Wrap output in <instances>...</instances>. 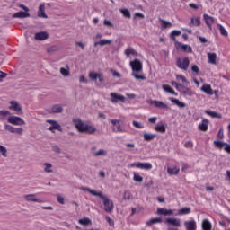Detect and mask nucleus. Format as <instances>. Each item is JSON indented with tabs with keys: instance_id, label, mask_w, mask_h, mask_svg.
<instances>
[{
	"instance_id": "nucleus-1",
	"label": "nucleus",
	"mask_w": 230,
	"mask_h": 230,
	"mask_svg": "<svg viewBox=\"0 0 230 230\" xmlns=\"http://www.w3.org/2000/svg\"><path fill=\"white\" fill-rule=\"evenodd\" d=\"M88 193L93 195V197H99L102 200V204L104 206V211L106 213H112L114 211V202L109 199V197L103 195V192H97L96 190H93L91 189H87Z\"/></svg>"
},
{
	"instance_id": "nucleus-2",
	"label": "nucleus",
	"mask_w": 230,
	"mask_h": 230,
	"mask_svg": "<svg viewBox=\"0 0 230 230\" xmlns=\"http://www.w3.org/2000/svg\"><path fill=\"white\" fill-rule=\"evenodd\" d=\"M129 66L132 69L131 76H134L136 80H146V76L143 74V63L139 59H134L129 62Z\"/></svg>"
},
{
	"instance_id": "nucleus-3",
	"label": "nucleus",
	"mask_w": 230,
	"mask_h": 230,
	"mask_svg": "<svg viewBox=\"0 0 230 230\" xmlns=\"http://www.w3.org/2000/svg\"><path fill=\"white\" fill-rule=\"evenodd\" d=\"M171 84L172 85H173V87H175V89L179 91V93H181L183 96H194L195 94V92H193V90L184 86L181 84H179L175 81H172Z\"/></svg>"
},
{
	"instance_id": "nucleus-4",
	"label": "nucleus",
	"mask_w": 230,
	"mask_h": 230,
	"mask_svg": "<svg viewBox=\"0 0 230 230\" xmlns=\"http://www.w3.org/2000/svg\"><path fill=\"white\" fill-rule=\"evenodd\" d=\"M176 66L178 69L181 71H188L190 67V58H179L176 60Z\"/></svg>"
},
{
	"instance_id": "nucleus-5",
	"label": "nucleus",
	"mask_w": 230,
	"mask_h": 230,
	"mask_svg": "<svg viewBox=\"0 0 230 230\" xmlns=\"http://www.w3.org/2000/svg\"><path fill=\"white\" fill-rule=\"evenodd\" d=\"M7 121L11 125H15L17 127H22V125H26V122L24 121V119H22V118L19 116H10L8 117Z\"/></svg>"
},
{
	"instance_id": "nucleus-6",
	"label": "nucleus",
	"mask_w": 230,
	"mask_h": 230,
	"mask_svg": "<svg viewBox=\"0 0 230 230\" xmlns=\"http://www.w3.org/2000/svg\"><path fill=\"white\" fill-rule=\"evenodd\" d=\"M130 168H139L140 170H152L153 166L150 163L135 162L130 164Z\"/></svg>"
},
{
	"instance_id": "nucleus-7",
	"label": "nucleus",
	"mask_w": 230,
	"mask_h": 230,
	"mask_svg": "<svg viewBox=\"0 0 230 230\" xmlns=\"http://www.w3.org/2000/svg\"><path fill=\"white\" fill-rule=\"evenodd\" d=\"M73 123L75 128L78 129V132H87V125L84 124V121L80 119H73Z\"/></svg>"
},
{
	"instance_id": "nucleus-8",
	"label": "nucleus",
	"mask_w": 230,
	"mask_h": 230,
	"mask_svg": "<svg viewBox=\"0 0 230 230\" xmlns=\"http://www.w3.org/2000/svg\"><path fill=\"white\" fill-rule=\"evenodd\" d=\"M110 96L111 103H119V102H121V103H125V96L121 94L111 93Z\"/></svg>"
},
{
	"instance_id": "nucleus-9",
	"label": "nucleus",
	"mask_w": 230,
	"mask_h": 230,
	"mask_svg": "<svg viewBox=\"0 0 230 230\" xmlns=\"http://www.w3.org/2000/svg\"><path fill=\"white\" fill-rule=\"evenodd\" d=\"M4 130L10 132L11 134H19L21 136L22 134V128H13V126L9 124H4Z\"/></svg>"
},
{
	"instance_id": "nucleus-10",
	"label": "nucleus",
	"mask_w": 230,
	"mask_h": 230,
	"mask_svg": "<svg viewBox=\"0 0 230 230\" xmlns=\"http://www.w3.org/2000/svg\"><path fill=\"white\" fill-rule=\"evenodd\" d=\"M147 103L149 105H154L155 107H156L157 109H164L166 110L168 109V104L161 102V101H157V100H149L147 101Z\"/></svg>"
},
{
	"instance_id": "nucleus-11",
	"label": "nucleus",
	"mask_w": 230,
	"mask_h": 230,
	"mask_svg": "<svg viewBox=\"0 0 230 230\" xmlns=\"http://www.w3.org/2000/svg\"><path fill=\"white\" fill-rule=\"evenodd\" d=\"M111 124H112V131L113 132H125L123 130V128H121V125L119 124V120L118 119H111Z\"/></svg>"
},
{
	"instance_id": "nucleus-12",
	"label": "nucleus",
	"mask_w": 230,
	"mask_h": 230,
	"mask_svg": "<svg viewBox=\"0 0 230 230\" xmlns=\"http://www.w3.org/2000/svg\"><path fill=\"white\" fill-rule=\"evenodd\" d=\"M208 125L209 120L208 119H203L201 123L199 124L198 128L201 132H208Z\"/></svg>"
},
{
	"instance_id": "nucleus-13",
	"label": "nucleus",
	"mask_w": 230,
	"mask_h": 230,
	"mask_svg": "<svg viewBox=\"0 0 230 230\" xmlns=\"http://www.w3.org/2000/svg\"><path fill=\"white\" fill-rule=\"evenodd\" d=\"M89 77L91 78V80H93L94 82H96V80H99V82L102 84L104 80L103 78V75L102 74H98L96 72H90L89 74Z\"/></svg>"
},
{
	"instance_id": "nucleus-14",
	"label": "nucleus",
	"mask_w": 230,
	"mask_h": 230,
	"mask_svg": "<svg viewBox=\"0 0 230 230\" xmlns=\"http://www.w3.org/2000/svg\"><path fill=\"white\" fill-rule=\"evenodd\" d=\"M48 37H49V34L46 31L41 32H36L34 39L35 40H47Z\"/></svg>"
},
{
	"instance_id": "nucleus-15",
	"label": "nucleus",
	"mask_w": 230,
	"mask_h": 230,
	"mask_svg": "<svg viewBox=\"0 0 230 230\" xmlns=\"http://www.w3.org/2000/svg\"><path fill=\"white\" fill-rule=\"evenodd\" d=\"M25 200L27 202H39L40 204L42 203V199H38L35 194H27L24 196Z\"/></svg>"
},
{
	"instance_id": "nucleus-16",
	"label": "nucleus",
	"mask_w": 230,
	"mask_h": 230,
	"mask_svg": "<svg viewBox=\"0 0 230 230\" xmlns=\"http://www.w3.org/2000/svg\"><path fill=\"white\" fill-rule=\"evenodd\" d=\"M203 19H204L207 26H208L209 29L211 30V28L215 22V18H213V16H209L208 14H204Z\"/></svg>"
},
{
	"instance_id": "nucleus-17",
	"label": "nucleus",
	"mask_w": 230,
	"mask_h": 230,
	"mask_svg": "<svg viewBox=\"0 0 230 230\" xmlns=\"http://www.w3.org/2000/svg\"><path fill=\"white\" fill-rule=\"evenodd\" d=\"M30 13L23 12V11H20L14 14H13V19H26L28 17H30Z\"/></svg>"
},
{
	"instance_id": "nucleus-18",
	"label": "nucleus",
	"mask_w": 230,
	"mask_h": 230,
	"mask_svg": "<svg viewBox=\"0 0 230 230\" xmlns=\"http://www.w3.org/2000/svg\"><path fill=\"white\" fill-rule=\"evenodd\" d=\"M184 226L187 230H197V222L195 220L185 221Z\"/></svg>"
},
{
	"instance_id": "nucleus-19",
	"label": "nucleus",
	"mask_w": 230,
	"mask_h": 230,
	"mask_svg": "<svg viewBox=\"0 0 230 230\" xmlns=\"http://www.w3.org/2000/svg\"><path fill=\"white\" fill-rule=\"evenodd\" d=\"M9 109L15 111V112H21L22 111V107L19 102L15 101H11V105L9 106Z\"/></svg>"
},
{
	"instance_id": "nucleus-20",
	"label": "nucleus",
	"mask_w": 230,
	"mask_h": 230,
	"mask_svg": "<svg viewBox=\"0 0 230 230\" xmlns=\"http://www.w3.org/2000/svg\"><path fill=\"white\" fill-rule=\"evenodd\" d=\"M38 17H42L43 19H48V14H46V6L44 4H40L39 6Z\"/></svg>"
},
{
	"instance_id": "nucleus-21",
	"label": "nucleus",
	"mask_w": 230,
	"mask_h": 230,
	"mask_svg": "<svg viewBox=\"0 0 230 230\" xmlns=\"http://www.w3.org/2000/svg\"><path fill=\"white\" fill-rule=\"evenodd\" d=\"M170 102H172V103H173L174 105H177V107H179L180 109H184V107H186V103L179 101V99L171 97L169 98Z\"/></svg>"
},
{
	"instance_id": "nucleus-22",
	"label": "nucleus",
	"mask_w": 230,
	"mask_h": 230,
	"mask_svg": "<svg viewBox=\"0 0 230 230\" xmlns=\"http://www.w3.org/2000/svg\"><path fill=\"white\" fill-rule=\"evenodd\" d=\"M157 214L164 215V217H168L170 215H173V210L166 208H157Z\"/></svg>"
},
{
	"instance_id": "nucleus-23",
	"label": "nucleus",
	"mask_w": 230,
	"mask_h": 230,
	"mask_svg": "<svg viewBox=\"0 0 230 230\" xmlns=\"http://www.w3.org/2000/svg\"><path fill=\"white\" fill-rule=\"evenodd\" d=\"M166 223L176 227H181V219L171 217L166 219Z\"/></svg>"
},
{
	"instance_id": "nucleus-24",
	"label": "nucleus",
	"mask_w": 230,
	"mask_h": 230,
	"mask_svg": "<svg viewBox=\"0 0 230 230\" xmlns=\"http://www.w3.org/2000/svg\"><path fill=\"white\" fill-rule=\"evenodd\" d=\"M179 172H181V169L177 165L167 168V173L169 175H178Z\"/></svg>"
},
{
	"instance_id": "nucleus-25",
	"label": "nucleus",
	"mask_w": 230,
	"mask_h": 230,
	"mask_svg": "<svg viewBox=\"0 0 230 230\" xmlns=\"http://www.w3.org/2000/svg\"><path fill=\"white\" fill-rule=\"evenodd\" d=\"M124 54L128 58L130 57L131 55L132 57H137V51H136V49L130 47L125 49Z\"/></svg>"
},
{
	"instance_id": "nucleus-26",
	"label": "nucleus",
	"mask_w": 230,
	"mask_h": 230,
	"mask_svg": "<svg viewBox=\"0 0 230 230\" xmlns=\"http://www.w3.org/2000/svg\"><path fill=\"white\" fill-rule=\"evenodd\" d=\"M202 229L203 230H211L213 229V225H211V222L209 221V219H204L202 221Z\"/></svg>"
},
{
	"instance_id": "nucleus-27",
	"label": "nucleus",
	"mask_w": 230,
	"mask_h": 230,
	"mask_svg": "<svg viewBox=\"0 0 230 230\" xmlns=\"http://www.w3.org/2000/svg\"><path fill=\"white\" fill-rule=\"evenodd\" d=\"M53 114H60V112L64 111V108L60 104H54L51 109Z\"/></svg>"
},
{
	"instance_id": "nucleus-28",
	"label": "nucleus",
	"mask_w": 230,
	"mask_h": 230,
	"mask_svg": "<svg viewBox=\"0 0 230 230\" xmlns=\"http://www.w3.org/2000/svg\"><path fill=\"white\" fill-rule=\"evenodd\" d=\"M163 89L165 91V93H170V94H173V96H178L179 94L175 92V90H173V88H172V86L168 84H164Z\"/></svg>"
},
{
	"instance_id": "nucleus-29",
	"label": "nucleus",
	"mask_w": 230,
	"mask_h": 230,
	"mask_svg": "<svg viewBox=\"0 0 230 230\" xmlns=\"http://www.w3.org/2000/svg\"><path fill=\"white\" fill-rule=\"evenodd\" d=\"M201 91H203V93H206V94H209L210 96L213 95V89L211 88L210 84H204L201 87Z\"/></svg>"
},
{
	"instance_id": "nucleus-30",
	"label": "nucleus",
	"mask_w": 230,
	"mask_h": 230,
	"mask_svg": "<svg viewBox=\"0 0 230 230\" xmlns=\"http://www.w3.org/2000/svg\"><path fill=\"white\" fill-rule=\"evenodd\" d=\"M163 222V218L161 217H154L150 220L146 221V226H154V224H161Z\"/></svg>"
},
{
	"instance_id": "nucleus-31",
	"label": "nucleus",
	"mask_w": 230,
	"mask_h": 230,
	"mask_svg": "<svg viewBox=\"0 0 230 230\" xmlns=\"http://www.w3.org/2000/svg\"><path fill=\"white\" fill-rule=\"evenodd\" d=\"M208 64H213L215 66V64H217V54L216 53H208Z\"/></svg>"
},
{
	"instance_id": "nucleus-32",
	"label": "nucleus",
	"mask_w": 230,
	"mask_h": 230,
	"mask_svg": "<svg viewBox=\"0 0 230 230\" xmlns=\"http://www.w3.org/2000/svg\"><path fill=\"white\" fill-rule=\"evenodd\" d=\"M201 22H200V17H196V18H191V21L189 24V26H200Z\"/></svg>"
},
{
	"instance_id": "nucleus-33",
	"label": "nucleus",
	"mask_w": 230,
	"mask_h": 230,
	"mask_svg": "<svg viewBox=\"0 0 230 230\" xmlns=\"http://www.w3.org/2000/svg\"><path fill=\"white\" fill-rule=\"evenodd\" d=\"M157 137V135L155 134H150V133H145L144 134V140L145 141H154Z\"/></svg>"
},
{
	"instance_id": "nucleus-34",
	"label": "nucleus",
	"mask_w": 230,
	"mask_h": 230,
	"mask_svg": "<svg viewBox=\"0 0 230 230\" xmlns=\"http://www.w3.org/2000/svg\"><path fill=\"white\" fill-rule=\"evenodd\" d=\"M191 213V208L185 207L178 210V215H190Z\"/></svg>"
},
{
	"instance_id": "nucleus-35",
	"label": "nucleus",
	"mask_w": 230,
	"mask_h": 230,
	"mask_svg": "<svg viewBox=\"0 0 230 230\" xmlns=\"http://www.w3.org/2000/svg\"><path fill=\"white\" fill-rule=\"evenodd\" d=\"M155 130L156 132H160L161 134H164V132H166V125H157L155 127Z\"/></svg>"
},
{
	"instance_id": "nucleus-36",
	"label": "nucleus",
	"mask_w": 230,
	"mask_h": 230,
	"mask_svg": "<svg viewBox=\"0 0 230 230\" xmlns=\"http://www.w3.org/2000/svg\"><path fill=\"white\" fill-rule=\"evenodd\" d=\"M180 48L184 51L185 53H191L193 49L189 45H184L181 43H179Z\"/></svg>"
},
{
	"instance_id": "nucleus-37",
	"label": "nucleus",
	"mask_w": 230,
	"mask_h": 230,
	"mask_svg": "<svg viewBox=\"0 0 230 230\" xmlns=\"http://www.w3.org/2000/svg\"><path fill=\"white\" fill-rule=\"evenodd\" d=\"M226 144V142H222V141H219V140H215L214 141L215 148H218L219 150H222V148H225Z\"/></svg>"
},
{
	"instance_id": "nucleus-38",
	"label": "nucleus",
	"mask_w": 230,
	"mask_h": 230,
	"mask_svg": "<svg viewBox=\"0 0 230 230\" xmlns=\"http://www.w3.org/2000/svg\"><path fill=\"white\" fill-rule=\"evenodd\" d=\"M161 26L164 30H166V28H172V24L170 22H166L164 19H160Z\"/></svg>"
},
{
	"instance_id": "nucleus-39",
	"label": "nucleus",
	"mask_w": 230,
	"mask_h": 230,
	"mask_svg": "<svg viewBox=\"0 0 230 230\" xmlns=\"http://www.w3.org/2000/svg\"><path fill=\"white\" fill-rule=\"evenodd\" d=\"M179 35H181V31H177V30L172 31L170 34L171 40L176 41L177 38L175 37H179Z\"/></svg>"
},
{
	"instance_id": "nucleus-40",
	"label": "nucleus",
	"mask_w": 230,
	"mask_h": 230,
	"mask_svg": "<svg viewBox=\"0 0 230 230\" xmlns=\"http://www.w3.org/2000/svg\"><path fill=\"white\" fill-rule=\"evenodd\" d=\"M205 112L208 114V116H211V118H222V115H220V113H217V111H211L209 110H207Z\"/></svg>"
},
{
	"instance_id": "nucleus-41",
	"label": "nucleus",
	"mask_w": 230,
	"mask_h": 230,
	"mask_svg": "<svg viewBox=\"0 0 230 230\" xmlns=\"http://www.w3.org/2000/svg\"><path fill=\"white\" fill-rule=\"evenodd\" d=\"M107 44H112L111 40H101L98 42H95V46H107Z\"/></svg>"
},
{
	"instance_id": "nucleus-42",
	"label": "nucleus",
	"mask_w": 230,
	"mask_h": 230,
	"mask_svg": "<svg viewBox=\"0 0 230 230\" xmlns=\"http://www.w3.org/2000/svg\"><path fill=\"white\" fill-rule=\"evenodd\" d=\"M217 28L220 31V34L223 35V37H227V31L226 30V28H224V26H222V24L218 23Z\"/></svg>"
},
{
	"instance_id": "nucleus-43",
	"label": "nucleus",
	"mask_w": 230,
	"mask_h": 230,
	"mask_svg": "<svg viewBox=\"0 0 230 230\" xmlns=\"http://www.w3.org/2000/svg\"><path fill=\"white\" fill-rule=\"evenodd\" d=\"M10 114H12V112H10V111L1 110L0 111V119H4V117L10 116Z\"/></svg>"
},
{
	"instance_id": "nucleus-44",
	"label": "nucleus",
	"mask_w": 230,
	"mask_h": 230,
	"mask_svg": "<svg viewBox=\"0 0 230 230\" xmlns=\"http://www.w3.org/2000/svg\"><path fill=\"white\" fill-rule=\"evenodd\" d=\"M176 80H181L183 85H188V80H186V77L182 75H176Z\"/></svg>"
},
{
	"instance_id": "nucleus-45",
	"label": "nucleus",
	"mask_w": 230,
	"mask_h": 230,
	"mask_svg": "<svg viewBox=\"0 0 230 230\" xmlns=\"http://www.w3.org/2000/svg\"><path fill=\"white\" fill-rule=\"evenodd\" d=\"M44 166H45V172L47 173H52L53 170L51 169L53 167V165L49 163H45L44 164Z\"/></svg>"
},
{
	"instance_id": "nucleus-46",
	"label": "nucleus",
	"mask_w": 230,
	"mask_h": 230,
	"mask_svg": "<svg viewBox=\"0 0 230 230\" xmlns=\"http://www.w3.org/2000/svg\"><path fill=\"white\" fill-rule=\"evenodd\" d=\"M0 154L3 155V157H8V149L0 145Z\"/></svg>"
},
{
	"instance_id": "nucleus-47",
	"label": "nucleus",
	"mask_w": 230,
	"mask_h": 230,
	"mask_svg": "<svg viewBox=\"0 0 230 230\" xmlns=\"http://www.w3.org/2000/svg\"><path fill=\"white\" fill-rule=\"evenodd\" d=\"M51 127L54 128L56 130H58V132H62V126L57 120L53 124H51Z\"/></svg>"
},
{
	"instance_id": "nucleus-48",
	"label": "nucleus",
	"mask_w": 230,
	"mask_h": 230,
	"mask_svg": "<svg viewBox=\"0 0 230 230\" xmlns=\"http://www.w3.org/2000/svg\"><path fill=\"white\" fill-rule=\"evenodd\" d=\"M120 13L124 15V17H127L128 19H130V11L128 9H120Z\"/></svg>"
},
{
	"instance_id": "nucleus-49",
	"label": "nucleus",
	"mask_w": 230,
	"mask_h": 230,
	"mask_svg": "<svg viewBox=\"0 0 230 230\" xmlns=\"http://www.w3.org/2000/svg\"><path fill=\"white\" fill-rule=\"evenodd\" d=\"M96 132V128L92 125H87V134H94Z\"/></svg>"
},
{
	"instance_id": "nucleus-50",
	"label": "nucleus",
	"mask_w": 230,
	"mask_h": 230,
	"mask_svg": "<svg viewBox=\"0 0 230 230\" xmlns=\"http://www.w3.org/2000/svg\"><path fill=\"white\" fill-rule=\"evenodd\" d=\"M123 199H124V200H130V199H132V194L130 193V191L126 190L124 192Z\"/></svg>"
},
{
	"instance_id": "nucleus-51",
	"label": "nucleus",
	"mask_w": 230,
	"mask_h": 230,
	"mask_svg": "<svg viewBox=\"0 0 230 230\" xmlns=\"http://www.w3.org/2000/svg\"><path fill=\"white\" fill-rule=\"evenodd\" d=\"M133 180L135 181V182H141L143 181V178L141 175L134 173Z\"/></svg>"
},
{
	"instance_id": "nucleus-52",
	"label": "nucleus",
	"mask_w": 230,
	"mask_h": 230,
	"mask_svg": "<svg viewBox=\"0 0 230 230\" xmlns=\"http://www.w3.org/2000/svg\"><path fill=\"white\" fill-rule=\"evenodd\" d=\"M60 73L63 75V76H69V69L68 68H60Z\"/></svg>"
},
{
	"instance_id": "nucleus-53",
	"label": "nucleus",
	"mask_w": 230,
	"mask_h": 230,
	"mask_svg": "<svg viewBox=\"0 0 230 230\" xmlns=\"http://www.w3.org/2000/svg\"><path fill=\"white\" fill-rule=\"evenodd\" d=\"M191 71L192 73H195V75H199V73H200V69H199L197 65H192Z\"/></svg>"
},
{
	"instance_id": "nucleus-54",
	"label": "nucleus",
	"mask_w": 230,
	"mask_h": 230,
	"mask_svg": "<svg viewBox=\"0 0 230 230\" xmlns=\"http://www.w3.org/2000/svg\"><path fill=\"white\" fill-rule=\"evenodd\" d=\"M133 127H136V128H145V125L134 120L133 121Z\"/></svg>"
},
{
	"instance_id": "nucleus-55",
	"label": "nucleus",
	"mask_w": 230,
	"mask_h": 230,
	"mask_svg": "<svg viewBox=\"0 0 230 230\" xmlns=\"http://www.w3.org/2000/svg\"><path fill=\"white\" fill-rule=\"evenodd\" d=\"M48 53H55V51H58V47L52 46L47 49Z\"/></svg>"
},
{
	"instance_id": "nucleus-56",
	"label": "nucleus",
	"mask_w": 230,
	"mask_h": 230,
	"mask_svg": "<svg viewBox=\"0 0 230 230\" xmlns=\"http://www.w3.org/2000/svg\"><path fill=\"white\" fill-rule=\"evenodd\" d=\"M94 155L96 156H100V155H107V151L103 150V149H100L98 152H96L94 154Z\"/></svg>"
},
{
	"instance_id": "nucleus-57",
	"label": "nucleus",
	"mask_w": 230,
	"mask_h": 230,
	"mask_svg": "<svg viewBox=\"0 0 230 230\" xmlns=\"http://www.w3.org/2000/svg\"><path fill=\"white\" fill-rule=\"evenodd\" d=\"M103 24L108 28H114V23H111L109 20H104Z\"/></svg>"
},
{
	"instance_id": "nucleus-58",
	"label": "nucleus",
	"mask_w": 230,
	"mask_h": 230,
	"mask_svg": "<svg viewBox=\"0 0 230 230\" xmlns=\"http://www.w3.org/2000/svg\"><path fill=\"white\" fill-rule=\"evenodd\" d=\"M217 137L218 139H224V129L220 128Z\"/></svg>"
},
{
	"instance_id": "nucleus-59",
	"label": "nucleus",
	"mask_w": 230,
	"mask_h": 230,
	"mask_svg": "<svg viewBox=\"0 0 230 230\" xmlns=\"http://www.w3.org/2000/svg\"><path fill=\"white\" fill-rule=\"evenodd\" d=\"M105 219L107 220L109 226H111V227H112V226H114V220H112V218H111V217L107 216L105 217Z\"/></svg>"
},
{
	"instance_id": "nucleus-60",
	"label": "nucleus",
	"mask_w": 230,
	"mask_h": 230,
	"mask_svg": "<svg viewBox=\"0 0 230 230\" xmlns=\"http://www.w3.org/2000/svg\"><path fill=\"white\" fill-rule=\"evenodd\" d=\"M79 224L81 225V226H87V217H84V218H82V219H79Z\"/></svg>"
},
{
	"instance_id": "nucleus-61",
	"label": "nucleus",
	"mask_w": 230,
	"mask_h": 230,
	"mask_svg": "<svg viewBox=\"0 0 230 230\" xmlns=\"http://www.w3.org/2000/svg\"><path fill=\"white\" fill-rule=\"evenodd\" d=\"M184 147L185 148H193V142H191V141L185 142Z\"/></svg>"
},
{
	"instance_id": "nucleus-62",
	"label": "nucleus",
	"mask_w": 230,
	"mask_h": 230,
	"mask_svg": "<svg viewBox=\"0 0 230 230\" xmlns=\"http://www.w3.org/2000/svg\"><path fill=\"white\" fill-rule=\"evenodd\" d=\"M52 150H53V152H55V154H60L61 153L60 147H58V146H53Z\"/></svg>"
},
{
	"instance_id": "nucleus-63",
	"label": "nucleus",
	"mask_w": 230,
	"mask_h": 230,
	"mask_svg": "<svg viewBox=\"0 0 230 230\" xmlns=\"http://www.w3.org/2000/svg\"><path fill=\"white\" fill-rule=\"evenodd\" d=\"M57 200L59 204H65L64 198L60 195H58Z\"/></svg>"
},
{
	"instance_id": "nucleus-64",
	"label": "nucleus",
	"mask_w": 230,
	"mask_h": 230,
	"mask_svg": "<svg viewBox=\"0 0 230 230\" xmlns=\"http://www.w3.org/2000/svg\"><path fill=\"white\" fill-rule=\"evenodd\" d=\"M225 152H226L227 154H230V145L229 144H226L225 147H224Z\"/></svg>"
}]
</instances>
